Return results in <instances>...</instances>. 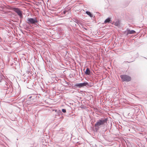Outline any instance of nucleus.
Masks as SVG:
<instances>
[{
	"instance_id": "nucleus-1",
	"label": "nucleus",
	"mask_w": 147,
	"mask_h": 147,
	"mask_svg": "<svg viewBox=\"0 0 147 147\" xmlns=\"http://www.w3.org/2000/svg\"><path fill=\"white\" fill-rule=\"evenodd\" d=\"M107 119L106 118L99 120L95 124V129L96 130H98L100 127L103 125L105 123H107Z\"/></svg>"
},
{
	"instance_id": "nucleus-2",
	"label": "nucleus",
	"mask_w": 147,
	"mask_h": 147,
	"mask_svg": "<svg viewBox=\"0 0 147 147\" xmlns=\"http://www.w3.org/2000/svg\"><path fill=\"white\" fill-rule=\"evenodd\" d=\"M27 23L29 24H35L38 22V21L36 18H28L27 19Z\"/></svg>"
},
{
	"instance_id": "nucleus-3",
	"label": "nucleus",
	"mask_w": 147,
	"mask_h": 147,
	"mask_svg": "<svg viewBox=\"0 0 147 147\" xmlns=\"http://www.w3.org/2000/svg\"><path fill=\"white\" fill-rule=\"evenodd\" d=\"M121 78L123 81L128 82L130 81L131 79L130 76L126 75L121 76Z\"/></svg>"
},
{
	"instance_id": "nucleus-4",
	"label": "nucleus",
	"mask_w": 147,
	"mask_h": 147,
	"mask_svg": "<svg viewBox=\"0 0 147 147\" xmlns=\"http://www.w3.org/2000/svg\"><path fill=\"white\" fill-rule=\"evenodd\" d=\"M14 11L19 16L20 19H22L23 18V16L21 11L18 8H14Z\"/></svg>"
},
{
	"instance_id": "nucleus-5",
	"label": "nucleus",
	"mask_w": 147,
	"mask_h": 147,
	"mask_svg": "<svg viewBox=\"0 0 147 147\" xmlns=\"http://www.w3.org/2000/svg\"><path fill=\"white\" fill-rule=\"evenodd\" d=\"M126 31H127V32L126 34V36H127L129 34H134L136 33L135 31L133 30H130L128 28L127 29Z\"/></svg>"
},
{
	"instance_id": "nucleus-6",
	"label": "nucleus",
	"mask_w": 147,
	"mask_h": 147,
	"mask_svg": "<svg viewBox=\"0 0 147 147\" xmlns=\"http://www.w3.org/2000/svg\"><path fill=\"white\" fill-rule=\"evenodd\" d=\"M70 8H69L68 9L65 8V10L63 11V12H62V13L63 14L65 15L68 14L70 13Z\"/></svg>"
},
{
	"instance_id": "nucleus-7",
	"label": "nucleus",
	"mask_w": 147,
	"mask_h": 147,
	"mask_svg": "<svg viewBox=\"0 0 147 147\" xmlns=\"http://www.w3.org/2000/svg\"><path fill=\"white\" fill-rule=\"evenodd\" d=\"M88 83H80V84H76L75 85L79 87H81L84 86H86L88 85Z\"/></svg>"
},
{
	"instance_id": "nucleus-8",
	"label": "nucleus",
	"mask_w": 147,
	"mask_h": 147,
	"mask_svg": "<svg viewBox=\"0 0 147 147\" xmlns=\"http://www.w3.org/2000/svg\"><path fill=\"white\" fill-rule=\"evenodd\" d=\"M1 82L7 83V82L5 81V76L2 75H1V77H0V82Z\"/></svg>"
},
{
	"instance_id": "nucleus-9",
	"label": "nucleus",
	"mask_w": 147,
	"mask_h": 147,
	"mask_svg": "<svg viewBox=\"0 0 147 147\" xmlns=\"http://www.w3.org/2000/svg\"><path fill=\"white\" fill-rule=\"evenodd\" d=\"M85 72L86 75L89 76L90 75L91 72L90 71V69L88 67H87Z\"/></svg>"
},
{
	"instance_id": "nucleus-10",
	"label": "nucleus",
	"mask_w": 147,
	"mask_h": 147,
	"mask_svg": "<svg viewBox=\"0 0 147 147\" xmlns=\"http://www.w3.org/2000/svg\"><path fill=\"white\" fill-rule=\"evenodd\" d=\"M86 13L90 17H92L93 16V15L90 12L88 11H86Z\"/></svg>"
},
{
	"instance_id": "nucleus-11",
	"label": "nucleus",
	"mask_w": 147,
	"mask_h": 147,
	"mask_svg": "<svg viewBox=\"0 0 147 147\" xmlns=\"http://www.w3.org/2000/svg\"><path fill=\"white\" fill-rule=\"evenodd\" d=\"M74 19V21L76 23H77L78 24V25L81 24L82 23L79 20H78L76 19Z\"/></svg>"
},
{
	"instance_id": "nucleus-12",
	"label": "nucleus",
	"mask_w": 147,
	"mask_h": 147,
	"mask_svg": "<svg viewBox=\"0 0 147 147\" xmlns=\"http://www.w3.org/2000/svg\"><path fill=\"white\" fill-rule=\"evenodd\" d=\"M111 21L110 18H108L106 19L104 21V23L106 24L107 23H110Z\"/></svg>"
},
{
	"instance_id": "nucleus-13",
	"label": "nucleus",
	"mask_w": 147,
	"mask_h": 147,
	"mask_svg": "<svg viewBox=\"0 0 147 147\" xmlns=\"http://www.w3.org/2000/svg\"><path fill=\"white\" fill-rule=\"evenodd\" d=\"M32 98V100H34L36 98V95H33V96H30L29 98V99H31V98Z\"/></svg>"
},
{
	"instance_id": "nucleus-14",
	"label": "nucleus",
	"mask_w": 147,
	"mask_h": 147,
	"mask_svg": "<svg viewBox=\"0 0 147 147\" xmlns=\"http://www.w3.org/2000/svg\"><path fill=\"white\" fill-rule=\"evenodd\" d=\"M114 25H115L116 26H118L119 25V22H116L115 23Z\"/></svg>"
},
{
	"instance_id": "nucleus-15",
	"label": "nucleus",
	"mask_w": 147,
	"mask_h": 147,
	"mask_svg": "<svg viewBox=\"0 0 147 147\" xmlns=\"http://www.w3.org/2000/svg\"><path fill=\"white\" fill-rule=\"evenodd\" d=\"M24 27V28L26 30H27L29 28V27L28 26L26 25Z\"/></svg>"
},
{
	"instance_id": "nucleus-16",
	"label": "nucleus",
	"mask_w": 147,
	"mask_h": 147,
	"mask_svg": "<svg viewBox=\"0 0 147 147\" xmlns=\"http://www.w3.org/2000/svg\"><path fill=\"white\" fill-rule=\"evenodd\" d=\"M62 111L64 113H65L66 112V111L65 109H62Z\"/></svg>"
},
{
	"instance_id": "nucleus-17",
	"label": "nucleus",
	"mask_w": 147,
	"mask_h": 147,
	"mask_svg": "<svg viewBox=\"0 0 147 147\" xmlns=\"http://www.w3.org/2000/svg\"><path fill=\"white\" fill-rule=\"evenodd\" d=\"M26 72H27V73H28V74H29L30 73V71H26Z\"/></svg>"
},
{
	"instance_id": "nucleus-18",
	"label": "nucleus",
	"mask_w": 147,
	"mask_h": 147,
	"mask_svg": "<svg viewBox=\"0 0 147 147\" xmlns=\"http://www.w3.org/2000/svg\"><path fill=\"white\" fill-rule=\"evenodd\" d=\"M125 63H129V62H128L127 61H125L124 62Z\"/></svg>"
},
{
	"instance_id": "nucleus-19",
	"label": "nucleus",
	"mask_w": 147,
	"mask_h": 147,
	"mask_svg": "<svg viewBox=\"0 0 147 147\" xmlns=\"http://www.w3.org/2000/svg\"><path fill=\"white\" fill-rule=\"evenodd\" d=\"M30 73L31 75H32V72L31 71V72H30Z\"/></svg>"
}]
</instances>
